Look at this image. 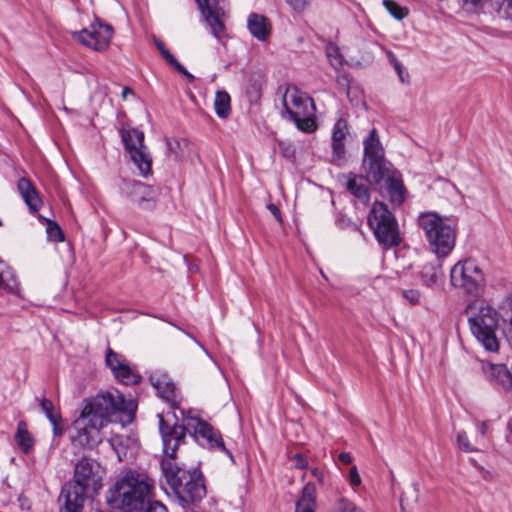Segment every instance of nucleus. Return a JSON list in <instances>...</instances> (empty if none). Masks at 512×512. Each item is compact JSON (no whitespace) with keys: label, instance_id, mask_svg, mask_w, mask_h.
<instances>
[{"label":"nucleus","instance_id":"obj_26","mask_svg":"<svg viewBox=\"0 0 512 512\" xmlns=\"http://www.w3.org/2000/svg\"><path fill=\"white\" fill-rule=\"evenodd\" d=\"M215 112L220 118H227L231 113V98L226 91H217L214 100Z\"/></svg>","mask_w":512,"mask_h":512},{"label":"nucleus","instance_id":"obj_46","mask_svg":"<svg viewBox=\"0 0 512 512\" xmlns=\"http://www.w3.org/2000/svg\"><path fill=\"white\" fill-rule=\"evenodd\" d=\"M167 150L170 154L174 155L175 157H178V149L180 147V143L176 139H167L166 140Z\"/></svg>","mask_w":512,"mask_h":512},{"label":"nucleus","instance_id":"obj_24","mask_svg":"<svg viewBox=\"0 0 512 512\" xmlns=\"http://www.w3.org/2000/svg\"><path fill=\"white\" fill-rule=\"evenodd\" d=\"M16 294L19 291V283L12 269L0 260V290Z\"/></svg>","mask_w":512,"mask_h":512},{"label":"nucleus","instance_id":"obj_53","mask_svg":"<svg viewBox=\"0 0 512 512\" xmlns=\"http://www.w3.org/2000/svg\"><path fill=\"white\" fill-rule=\"evenodd\" d=\"M466 3H471L474 6L482 5L486 0H464Z\"/></svg>","mask_w":512,"mask_h":512},{"label":"nucleus","instance_id":"obj_9","mask_svg":"<svg viewBox=\"0 0 512 512\" xmlns=\"http://www.w3.org/2000/svg\"><path fill=\"white\" fill-rule=\"evenodd\" d=\"M368 225L384 249L398 246L401 242L398 222L394 214L380 201H375L368 214Z\"/></svg>","mask_w":512,"mask_h":512},{"label":"nucleus","instance_id":"obj_16","mask_svg":"<svg viewBox=\"0 0 512 512\" xmlns=\"http://www.w3.org/2000/svg\"><path fill=\"white\" fill-rule=\"evenodd\" d=\"M121 191L132 202L140 206L144 203L153 202L155 199L153 188L137 180L124 179L121 184Z\"/></svg>","mask_w":512,"mask_h":512},{"label":"nucleus","instance_id":"obj_42","mask_svg":"<svg viewBox=\"0 0 512 512\" xmlns=\"http://www.w3.org/2000/svg\"><path fill=\"white\" fill-rule=\"evenodd\" d=\"M52 427H53V434L55 436L62 435L64 431V425L63 420L61 416H57L53 421H50Z\"/></svg>","mask_w":512,"mask_h":512},{"label":"nucleus","instance_id":"obj_20","mask_svg":"<svg viewBox=\"0 0 512 512\" xmlns=\"http://www.w3.org/2000/svg\"><path fill=\"white\" fill-rule=\"evenodd\" d=\"M17 188L29 209L32 212L38 211L41 206V199L32 182L22 177L18 180Z\"/></svg>","mask_w":512,"mask_h":512},{"label":"nucleus","instance_id":"obj_19","mask_svg":"<svg viewBox=\"0 0 512 512\" xmlns=\"http://www.w3.org/2000/svg\"><path fill=\"white\" fill-rule=\"evenodd\" d=\"M386 194L394 206H400L405 200V187L397 171L384 180Z\"/></svg>","mask_w":512,"mask_h":512},{"label":"nucleus","instance_id":"obj_10","mask_svg":"<svg viewBox=\"0 0 512 512\" xmlns=\"http://www.w3.org/2000/svg\"><path fill=\"white\" fill-rule=\"evenodd\" d=\"M450 281L453 287L465 293L478 296L485 286V275L479 265L472 259L457 262L450 270Z\"/></svg>","mask_w":512,"mask_h":512},{"label":"nucleus","instance_id":"obj_54","mask_svg":"<svg viewBox=\"0 0 512 512\" xmlns=\"http://www.w3.org/2000/svg\"><path fill=\"white\" fill-rule=\"evenodd\" d=\"M412 492L414 494V500L416 501L418 498V492H419L418 485L416 483H414L412 485Z\"/></svg>","mask_w":512,"mask_h":512},{"label":"nucleus","instance_id":"obj_34","mask_svg":"<svg viewBox=\"0 0 512 512\" xmlns=\"http://www.w3.org/2000/svg\"><path fill=\"white\" fill-rule=\"evenodd\" d=\"M40 407L49 421H53L57 416H61L60 413L54 409L53 402L47 398L41 399Z\"/></svg>","mask_w":512,"mask_h":512},{"label":"nucleus","instance_id":"obj_32","mask_svg":"<svg viewBox=\"0 0 512 512\" xmlns=\"http://www.w3.org/2000/svg\"><path fill=\"white\" fill-rule=\"evenodd\" d=\"M46 231L49 240L54 242H61L64 240V234L56 222L48 220Z\"/></svg>","mask_w":512,"mask_h":512},{"label":"nucleus","instance_id":"obj_56","mask_svg":"<svg viewBox=\"0 0 512 512\" xmlns=\"http://www.w3.org/2000/svg\"><path fill=\"white\" fill-rule=\"evenodd\" d=\"M128 93H133L132 89H130L129 87H125L122 92L123 97L125 98Z\"/></svg>","mask_w":512,"mask_h":512},{"label":"nucleus","instance_id":"obj_28","mask_svg":"<svg viewBox=\"0 0 512 512\" xmlns=\"http://www.w3.org/2000/svg\"><path fill=\"white\" fill-rule=\"evenodd\" d=\"M440 268L435 265H425L421 271V279L426 286H432L437 283Z\"/></svg>","mask_w":512,"mask_h":512},{"label":"nucleus","instance_id":"obj_6","mask_svg":"<svg viewBox=\"0 0 512 512\" xmlns=\"http://www.w3.org/2000/svg\"><path fill=\"white\" fill-rule=\"evenodd\" d=\"M417 223L437 257L443 258L451 253L456 242V231L446 218L436 212H423L418 216Z\"/></svg>","mask_w":512,"mask_h":512},{"label":"nucleus","instance_id":"obj_40","mask_svg":"<svg viewBox=\"0 0 512 512\" xmlns=\"http://www.w3.org/2000/svg\"><path fill=\"white\" fill-rule=\"evenodd\" d=\"M292 465L297 469H306L308 468L307 459L300 453L294 454L291 457Z\"/></svg>","mask_w":512,"mask_h":512},{"label":"nucleus","instance_id":"obj_11","mask_svg":"<svg viewBox=\"0 0 512 512\" xmlns=\"http://www.w3.org/2000/svg\"><path fill=\"white\" fill-rule=\"evenodd\" d=\"M121 137L130 159L138 168L140 175L146 177L151 173L152 158L144 145V133L137 129H122Z\"/></svg>","mask_w":512,"mask_h":512},{"label":"nucleus","instance_id":"obj_41","mask_svg":"<svg viewBox=\"0 0 512 512\" xmlns=\"http://www.w3.org/2000/svg\"><path fill=\"white\" fill-rule=\"evenodd\" d=\"M403 297L406 298L411 304H417L420 301L421 294L416 289H409L403 291Z\"/></svg>","mask_w":512,"mask_h":512},{"label":"nucleus","instance_id":"obj_50","mask_svg":"<svg viewBox=\"0 0 512 512\" xmlns=\"http://www.w3.org/2000/svg\"><path fill=\"white\" fill-rule=\"evenodd\" d=\"M488 430H489V421H482L478 427L479 434L482 437H485L488 434Z\"/></svg>","mask_w":512,"mask_h":512},{"label":"nucleus","instance_id":"obj_35","mask_svg":"<svg viewBox=\"0 0 512 512\" xmlns=\"http://www.w3.org/2000/svg\"><path fill=\"white\" fill-rule=\"evenodd\" d=\"M347 134V125L344 120H338L333 128L332 141H344Z\"/></svg>","mask_w":512,"mask_h":512},{"label":"nucleus","instance_id":"obj_3","mask_svg":"<svg viewBox=\"0 0 512 512\" xmlns=\"http://www.w3.org/2000/svg\"><path fill=\"white\" fill-rule=\"evenodd\" d=\"M103 476L104 469L98 461L82 457L75 464L73 480L62 487L60 512H82L89 495L102 487Z\"/></svg>","mask_w":512,"mask_h":512},{"label":"nucleus","instance_id":"obj_31","mask_svg":"<svg viewBox=\"0 0 512 512\" xmlns=\"http://www.w3.org/2000/svg\"><path fill=\"white\" fill-rule=\"evenodd\" d=\"M383 5L388 10V12L398 20L403 19L408 14L405 8L399 6L393 0H384Z\"/></svg>","mask_w":512,"mask_h":512},{"label":"nucleus","instance_id":"obj_45","mask_svg":"<svg viewBox=\"0 0 512 512\" xmlns=\"http://www.w3.org/2000/svg\"><path fill=\"white\" fill-rule=\"evenodd\" d=\"M172 66L175 68L177 72L184 75L189 82L194 81L195 77L189 71H187V69L181 63L176 61V63H174Z\"/></svg>","mask_w":512,"mask_h":512},{"label":"nucleus","instance_id":"obj_43","mask_svg":"<svg viewBox=\"0 0 512 512\" xmlns=\"http://www.w3.org/2000/svg\"><path fill=\"white\" fill-rule=\"evenodd\" d=\"M349 482L353 487L359 486L361 484V477L356 466H352L350 468Z\"/></svg>","mask_w":512,"mask_h":512},{"label":"nucleus","instance_id":"obj_29","mask_svg":"<svg viewBox=\"0 0 512 512\" xmlns=\"http://www.w3.org/2000/svg\"><path fill=\"white\" fill-rule=\"evenodd\" d=\"M326 56L330 65L334 69H338L343 65V56L340 53V49L337 45L329 43L326 46Z\"/></svg>","mask_w":512,"mask_h":512},{"label":"nucleus","instance_id":"obj_17","mask_svg":"<svg viewBox=\"0 0 512 512\" xmlns=\"http://www.w3.org/2000/svg\"><path fill=\"white\" fill-rule=\"evenodd\" d=\"M150 382L157 391V394L175 409L179 404L177 389L166 373L156 372L150 376Z\"/></svg>","mask_w":512,"mask_h":512},{"label":"nucleus","instance_id":"obj_4","mask_svg":"<svg viewBox=\"0 0 512 512\" xmlns=\"http://www.w3.org/2000/svg\"><path fill=\"white\" fill-rule=\"evenodd\" d=\"M154 484L147 473L128 470L109 488L106 501L124 512L142 511L150 502Z\"/></svg>","mask_w":512,"mask_h":512},{"label":"nucleus","instance_id":"obj_14","mask_svg":"<svg viewBox=\"0 0 512 512\" xmlns=\"http://www.w3.org/2000/svg\"><path fill=\"white\" fill-rule=\"evenodd\" d=\"M105 361L115 378L123 384L134 385L140 382L141 376L138 372L129 365L122 355L115 353L112 349H108Z\"/></svg>","mask_w":512,"mask_h":512},{"label":"nucleus","instance_id":"obj_55","mask_svg":"<svg viewBox=\"0 0 512 512\" xmlns=\"http://www.w3.org/2000/svg\"><path fill=\"white\" fill-rule=\"evenodd\" d=\"M406 501H408V497L406 494H403L400 498V504H401L402 509H404V504Z\"/></svg>","mask_w":512,"mask_h":512},{"label":"nucleus","instance_id":"obj_1","mask_svg":"<svg viewBox=\"0 0 512 512\" xmlns=\"http://www.w3.org/2000/svg\"><path fill=\"white\" fill-rule=\"evenodd\" d=\"M159 431L166 456L161 461V470L179 503L185 507L201 501L206 496L204 478L198 469L179 467L173 460L179 445L184 441L186 429L179 424L169 425L161 414Z\"/></svg>","mask_w":512,"mask_h":512},{"label":"nucleus","instance_id":"obj_36","mask_svg":"<svg viewBox=\"0 0 512 512\" xmlns=\"http://www.w3.org/2000/svg\"><path fill=\"white\" fill-rule=\"evenodd\" d=\"M335 512H363L361 509L357 508L353 502L341 498L336 503Z\"/></svg>","mask_w":512,"mask_h":512},{"label":"nucleus","instance_id":"obj_2","mask_svg":"<svg viewBox=\"0 0 512 512\" xmlns=\"http://www.w3.org/2000/svg\"><path fill=\"white\" fill-rule=\"evenodd\" d=\"M137 409L133 399L116 393H99L86 400L79 419L76 420L77 435L74 441L81 446L94 447L101 441V430L110 422L122 425L131 423Z\"/></svg>","mask_w":512,"mask_h":512},{"label":"nucleus","instance_id":"obj_37","mask_svg":"<svg viewBox=\"0 0 512 512\" xmlns=\"http://www.w3.org/2000/svg\"><path fill=\"white\" fill-rule=\"evenodd\" d=\"M333 160L339 162L344 159L345 144L344 141H332Z\"/></svg>","mask_w":512,"mask_h":512},{"label":"nucleus","instance_id":"obj_48","mask_svg":"<svg viewBox=\"0 0 512 512\" xmlns=\"http://www.w3.org/2000/svg\"><path fill=\"white\" fill-rule=\"evenodd\" d=\"M310 474L320 483L322 484L324 482L325 474L322 469L319 467H312L310 468Z\"/></svg>","mask_w":512,"mask_h":512},{"label":"nucleus","instance_id":"obj_15","mask_svg":"<svg viewBox=\"0 0 512 512\" xmlns=\"http://www.w3.org/2000/svg\"><path fill=\"white\" fill-rule=\"evenodd\" d=\"M196 3L211 33L215 38L220 39L225 25L222 19L224 11L219 6V0H196Z\"/></svg>","mask_w":512,"mask_h":512},{"label":"nucleus","instance_id":"obj_23","mask_svg":"<svg viewBox=\"0 0 512 512\" xmlns=\"http://www.w3.org/2000/svg\"><path fill=\"white\" fill-rule=\"evenodd\" d=\"M364 180L365 176H349L346 182V188L355 198L366 204L369 202L370 192Z\"/></svg>","mask_w":512,"mask_h":512},{"label":"nucleus","instance_id":"obj_7","mask_svg":"<svg viewBox=\"0 0 512 512\" xmlns=\"http://www.w3.org/2000/svg\"><path fill=\"white\" fill-rule=\"evenodd\" d=\"M283 117L293 121L303 132L316 129L314 119L315 104L313 99L294 85H289L282 98Z\"/></svg>","mask_w":512,"mask_h":512},{"label":"nucleus","instance_id":"obj_27","mask_svg":"<svg viewBox=\"0 0 512 512\" xmlns=\"http://www.w3.org/2000/svg\"><path fill=\"white\" fill-rule=\"evenodd\" d=\"M110 446L115 451L119 461H123L127 457L129 437L122 435H115L108 440Z\"/></svg>","mask_w":512,"mask_h":512},{"label":"nucleus","instance_id":"obj_22","mask_svg":"<svg viewBox=\"0 0 512 512\" xmlns=\"http://www.w3.org/2000/svg\"><path fill=\"white\" fill-rule=\"evenodd\" d=\"M316 487L308 482L302 489L301 497L296 502L295 512H316Z\"/></svg>","mask_w":512,"mask_h":512},{"label":"nucleus","instance_id":"obj_49","mask_svg":"<svg viewBox=\"0 0 512 512\" xmlns=\"http://www.w3.org/2000/svg\"><path fill=\"white\" fill-rule=\"evenodd\" d=\"M267 208L278 222H282L280 209L275 204L271 203L267 206Z\"/></svg>","mask_w":512,"mask_h":512},{"label":"nucleus","instance_id":"obj_5","mask_svg":"<svg viewBox=\"0 0 512 512\" xmlns=\"http://www.w3.org/2000/svg\"><path fill=\"white\" fill-rule=\"evenodd\" d=\"M465 314L472 335L486 351L497 352L499 341L496 330L499 326V313L492 306L473 302L467 305Z\"/></svg>","mask_w":512,"mask_h":512},{"label":"nucleus","instance_id":"obj_21","mask_svg":"<svg viewBox=\"0 0 512 512\" xmlns=\"http://www.w3.org/2000/svg\"><path fill=\"white\" fill-rule=\"evenodd\" d=\"M483 370L488 374L491 380L501 385L505 390L512 387V373L505 365L487 364L483 365Z\"/></svg>","mask_w":512,"mask_h":512},{"label":"nucleus","instance_id":"obj_39","mask_svg":"<svg viewBox=\"0 0 512 512\" xmlns=\"http://www.w3.org/2000/svg\"><path fill=\"white\" fill-rule=\"evenodd\" d=\"M285 2L297 12L304 11L312 2V0H285Z\"/></svg>","mask_w":512,"mask_h":512},{"label":"nucleus","instance_id":"obj_18","mask_svg":"<svg viewBox=\"0 0 512 512\" xmlns=\"http://www.w3.org/2000/svg\"><path fill=\"white\" fill-rule=\"evenodd\" d=\"M247 28L257 40L267 41L271 34V23L267 17L257 13H251L247 19Z\"/></svg>","mask_w":512,"mask_h":512},{"label":"nucleus","instance_id":"obj_44","mask_svg":"<svg viewBox=\"0 0 512 512\" xmlns=\"http://www.w3.org/2000/svg\"><path fill=\"white\" fill-rule=\"evenodd\" d=\"M146 507V512H168L167 508L159 501L150 500Z\"/></svg>","mask_w":512,"mask_h":512},{"label":"nucleus","instance_id":"obj_51","mask_svg":"<svg viewBox=\"0 0 512 512\" xmlns=\"http://www.w3.org/2000/svg\"><path fill=\"white\" fill-rule=\"evenodd\" d=\"M339 461L343 464H350L352 462V457L348 452H341L338 456Z\"/></svg>","mask_w":512,"mask_h":512},{"label":"nucleus","instance_id":"obj_12","mask_svg":"<svg viewBox=\"0 0 512 512\" xmlns=\"http://www.w3.org/2000/svg\"><path fill=\"white\" fill-rule=\"evenodd\" d=\"M113 28L96 19L88 28L74 33V38L88 48L104 51L110 44Z\"/></svg>","mask_w":512,"mask_h":512},{"label":"nucleus","instance_id":"obj_33","mask_svg":"<svg viewBox=\"0 0 512 512\" xmlns=\"http://www.w3.org/2000/svg\"><path fill=\"white\" fill-rule=\"evenodd\" d=\"M456 441H457V446L459 447V449H461L462 451L464 452H474V451H477V448L474 447L470 442H469V439H468V436H467V433L465 431H459L457 432V435H456Z\"/></svg>","mask_w":512,"mask_h":512},{"label":"nucleus","instance_id":"obj_30","mask_svg":"<svg viewBox=\"0 0 512 512\" xmlns=\"http://www.w3.org/2000/svg\"><path fill=\"white\" fill-rule=\"evenodd\" d=\"M499 310V318L501 317L508 327H512V295L502 301Z\"/></svg>","mask_w":512,"mask_h":512},{"label":"nucleus","instance_id":"obj_25","mask_svg":"<svg viewBox=\"0 0 512 512\" xmlns=\"http://www.w3.org/2000/svg\"><path fill=\"white\" fill-rule=\"evenodd\" d=\"M15 441L21 451L25 454L29 453L34 445V439L28 431L25 421L18 422Z\"/></svg>","mask_w":512,"mask_h":512},{"label":"nucleus","instance_id":"obj_38","mask_svg":"<svg viewBox=\"0 0 512 512\" xmlns=\"http://www.w3.org/2000/svg\"><path fill=\"white\" fill-rule=\"evenodd\" d=\"M155 44H156L158 50L160 51L161 55L163 56V58L170 65H173L174 63H176L177 59L168 51V49H166V47L162 41L156 40Z\"/></svg>","mask_w":512,"mask_h":512},{"label":"nucleus","instance_id":"obj_8","mask_svg":"<svg viewBox=\"0 0 512 512\" xmlns=\"http://www.w3.org/2000/svg\"><path fill=\"white\" fill-rule=\"evenodd\" d=\"M363 145L362 170L365 180L369 183L379 184L392 175L395 170L392 164L385 159L384 149L375 128L364 139Z\"/></svg>","mask_w":512,"mask_h":512},{"label":"nucleus","instance_id":"obj_47","mask_svg":"<svg viewBox=\"0 0 512 512\" xmlns=\"http://www.w3.org/2000/svg\"><path fill=\"white\" fill-rule=\"evenodd\" d=\"M388 56H389L390 62L392 63L394 69L396 70L400 80L402 82H404V79L402 77V66H401L400 62L397 60L396 56L392 52H389Z\"/></svg>","mask_w":512,"mask_h":512},{"label":"nucleus","instance_id":"obj_52","mask_svg":"<svg viewBox=\"0 0 512 512\" xmlns=\"http://www.w3.org/2000/svg\"><path fill=\"white\" fill-rule=\"evenodd\" d=\"M506 440L509 444L512 445V423L511 422H509L507 425Z\"/></svg>","mask_w":512,"mask_h":512},{"label":"nucleus","instance_id":"obj_13","mask_svg":"<svg viewBox=\"0 0 512 512\" xmlns=\"http://www.w3.org/2000/svg\"><path fill=\"white\" fill-rule=\"evenodd\" d=\"M194 430V437L197 441L206 444L211 449L225 452L231 459L233 458L229 450L226 449L221 433L207 422L197 417H187V427Z\"/></svg>","mask_w":512,"mask_h":512}]
</instances>
